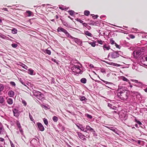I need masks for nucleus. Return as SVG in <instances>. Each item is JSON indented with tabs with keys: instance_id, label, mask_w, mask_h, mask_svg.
<instances>
[{
	"instance_id": "obj_1",
	"label": "nucleus",
	"mask_w": 147,
	"mask_h": 147,
	"mask_svg": "<svg viewBox=\"0 0 147 147\" xmlns=\"http://www.w3.org/2000/svg\"><path fill=\"white\" fill-rule=\"evenodd\" d=\"M117 95L119 98L123 100H126L128 96V92L125 89H121L119 87Z\"/></svg>"
},
{
	"instance_id": "obj_2",
	"label": "nucleus",
	"mask_w": 147,
	"mask_h": 147,
	"mask_svg": "<svg viewBox=\"0 0 147 147\" xmlns=\"http://www.w3.org/2000/svg\"><path fill=\"white\" fill-rule=\"evenodd\" d=\"M82 66L81 65L80 66L74 65L73 66L71 67V69L73 72L77 74H82L83 71L81 70L80 68Z\"/></svg>"
},
{
	"instance_id": "obj_3",
	"label": "nucleus",
	"mask_w": 147,
	"mask_h": 147,
	"mask_svg": "<svg viewBox=\"0 0 147 147\" xmlns=\"http://www.w3.org/2000/svg\"><path fill=\"white\" fill-rule=\"evenodd\" d=\"M57 31L58 32H63L65 34L66 36H68V37L71 38L72 39L75 38L71 36L70 34L65 29L62 28L61 27H58L57 29Z\"/></svg>"
},
{
	"instance_id": "obj_4",
	"label": "nucleus",
	"mask_w": 147,
	"mask_h": 147,
	"mask_svg": "<svg viewBox=\"0 0 147 147\" xmlns=\"http://www.w3.org/2000/svg\"><path fill=\"white\" fill-rule=\"evenodd\" d=\"M146 49L144 47L139 48L136 52V57H140L143 55V53L145 51Z\"/></svg>"
},
{
	"instance_id": "obj_5",
	"label": "nucleus",
	"mask_w": 147,
	"mask_h": 147,
	"mask_svg": "<svg viewBox=\"0 0 147 147\" xmlns=\"http://www.w3.org/2000/svg\"><path fill=\"white\" fill-rule=\"evenodd\" d=\"M33 93L34 96L39 99H42L43 98V94L38 91L34 90Z\"/></svg>"
},
{
	"instance_id": "obj_6",
	"label": "nucleus",
	"mask_w": 147,
	"mask_h": 147,
	"mask_svg": "<svg viewBox=\"0 0 147 147\" xmlns=\"http://www.w3.org/2000/svg\"><path fill=\"white\" fill-rule=\"evenodd\" d=\"M119 55L117 51H113L110 53L108 56H110L112 58L115 59L119 57Z\"/></svg>"
},
{
	"instance_id": "obj_7",
	"label": "nucleus",
	"mask_w": 147,
	"mask_h": 147,
	"mask_svg": "<svg viewBox=\"0 0 147 147\" xmlns=\"http://www.w3.org/2000/svg\"><path fill=\"white\" fill-rule=\"evenodd\" d=\"M12 111L14 116L16 117H18L19 116L20 114V111L16 108L13 109Z\"/></svg>"
},
{
	"instance_id": "obj_8",
	"label": "nucleus",
	"mask_w": 147,
	"mask_h": 147,
	"mask_svg": "<svg viewBox=\"0 0 147 147\" xmlns=\"http://www.w3.org/2000/svg\"><path fill=\"white\" fill-rule=\"evenodd\" d=\"M36 124L39 130L41 131H43L45 130L44 127L43 125L40 123H37Z\"/></svg>"
},
{
	"instance_id": "obj_9",
	"label": "nucleus",
	"mask_w": 147,
	"mask_h": 147,
	"mask_svg": "<svg viewBox=\"0 0 147 147\" xmlns=\"http://www.w3.org/2000/svg\"><path fill=\"white\" fill-rule=\"evenodd\" d=\"M7 102V103L9 105H11L13 104V99L10 98H8L7 97L6 98Z\"/></svg>"
},
{
	"instance_id": "obj_10",
	"label": "nucleus",
	"mask_w": 147,
	"mask_h": 147,
	"mask_svg": "<svg viewBox=\"0 0 147 147\" xmlns=\"http://www.w3.org/2000/svg\"><path fill=\"white\" fill-rule=\"evenodd\" d=\"M77 134L80 139L83 140H86V139L84 137L85 136L83 135L82 134L79 132H78Z\"/></svg>"
},
{
	"instance_id": "obj_11",
	"label": "nucleus",
	"mask_w": 147,
	"mask_h": 147,
	"mask_svg": "<svg viewBox=\"0 0 147 147\" xmlns=\"http://www.w3.org/2000/svg\"><path fill=\"white\" fill-rule=\"evenodd\" d=\"M15 94V92L12 90H9L8 92V95L10 97H13Z\"/></svg>"
},
{
	"instance_id": "obj_12",
	"label": "nucleus",
	"mask_w": 147,
	"mask_h": 147,
	"mask_svg": "<svg viewBox=\"0 0 147 147\" xmlns=\"http://www.w3.org/2000/svg\"><path fill=\"white\" fill-rule=\"evenodd\" d=\"M5 86L3 84H0V95L2 94V92L4 89Z\"/></svg>"
},
{
	"instance_id": "obj_13",
	"label": "nucleus",
	"mask_w": 147,
	"mask_h": 147,
	"mask_svg": "<svg viewBox=\"0 0 147 147\" xmlns=\"http://www.w3.org/2000/svg\"><path fill=\"white\" fill-rule=\"evenodd\" d=\"M86 129H87L86 130L89 131L91 132H92L93 131H94V129L88 125H86Z\"/></svg>"
},
{
	"instance_id": "obj_14",
	"label": "nucleus",
	"mask_w": 147,
	"mask_h": 147,
	"mask_svg": "<svg viewBox=\"0 0 147 147\" xmlns=\"http://www.w3.org/2000/svg\"><path fill=\"white\" fill-rule=\"evenodd\" d=\"M28 71V74L31 75H34L35 74V73H34V71L31 68L29 69Z\"/></svg>"
},
{
	"instance_id": "obj_15",
	"label": "nucleus",
	"mask_w": 147,
	"mask_h": 147,
	"mask_svg": "<svg viewBox=\"0 0 147 147\" xmlns=\"http://www.w3.org/2000/svg\"><path fill=\"white\" fill-rule=\"evenodd\" d=\"M5 102L4 98L2 96L0 95V103L3 104Z\"/></svg>"
},
{
	"instance_id": "obj_16",
	"label": "nucleus",
	"mask_w": 147,
	"mask_h": 147,
	"mask_svg": "<svg viewBox=\"0 0 147 147\" xmlns=\"http://www.w3.org/2000/svg\"><path fill=\"white\" fill-rule=\"evenodd\" d=\"M42 51L44 53L48 54L49 55H50L51 54V51L48 49L43 50Z\"/></svg>"
},
{
	"instance_id": "obj_17",
	"label": "nucleus",
	"mask_w": 147,
	"mask_h": 147,
	"mask_svg": "<svg viewBox=\"0 0 147 147\" xmlns=\"http://www.w3.org/2000/svg\"><path fill=\"white\" fill-rule=\"evenodd\" d=\"M79 99L80 100L82 101H86L87 100V99L86 98L85 96H81L79 97Z\"/></svg>"
},
{
	"instance_id": "obj_18",
	"label": "nucleus",
	"mask_w": 147,
	"mask_h": 147,
	"mask_svg": "<svg viewBox=\"0 0 147 147\" xmlns=\"http://www.w3.org/2000/svg\"><path fill=\"white\" fill-rule=\"evenodd\" d=\"M80 82L83 84H86L87 82V80L86 78H82L81 79Z\"/></svg>"
},
{
	"instance_id": "obj_19",
	"label": "nucleus",
	"mask_w": 147,
	"mask_h": 147,
	"mask_svg": "<svg viewBox=\"0 0 147 147\" xmlns=\"http://www.w3.org/2000/svg\"><path fill=\"white\" fill-rule=\"evenodd\" d=\"M84 33L85 35H86L88 36H90V37H92V34L89 31H85L84 32Z\"/></svg>"
},
{
	"instance_id": "obj_20",
	"label": "nucleus",
	"mask_w": 147,
	"mask_h": 147,
	"mask_svg": "<svg viewBox=\"0 0 147 147\" xmlns=\"http://www.w3.org/2000/svg\"><path fill=\"white\" fill-rule=\"evenodd\" d=\"M26 13L27 14V16H31L32 13L30 11H26Z\"/></svg>"
},
{
	"instance_id": "obj_21",
	"label": "nucleus",
	"mask_w": 147,
	"mask_h": 147,
	"mask_svg": "<svg viewBox=\"0 0 147 147\" xmlns=\"http://www.w3.org/2000/svg\"><path fill=\"white\" fill-rule=\"evenodd\" d=\"M52 119L53 121L55 122H57L58 120V117L56 116H53Z\"/></svg>"
},
{
	"instance_id": "obj_22",
	"label": "nucleus",
	"mask_w": 147,
	"mask_h": 147,
	"mask_svg": "<svg viewBox=\"0 0 147 147\" xmlns=\"http://www.w3.org/2000/svg\"><path fill=\"white\" fill-rule=\"evenodd\" d=\"M84 14L85 16H88L90 14V12L89 11L85 10L84 11Z\"/></svg>"
},
{
	"instance_id": "obj_23",
	"label": "nucleus",
	"mask_w": 147,
	"mask_h": 147,
	"mask_svg": "<svg viewBox=\"0 0 147 147\" xmlns=\"http://www.w3.org/2000/svg\"><path fill=\"white\" fill-rule=\"evenodd\" d=\"M12 33L13 34H16L17 32V29L16 28H13L11 30Z\"/></svg>"
},
{
	"instance_id": "obj_24",
	"label": "nucleus",
	"mask_w": 147,
	"mask_h": 147,
	"mask_svg": "<svg viewBox=\"0 0 147 147\" xmlns=\"http://www.w3.org/2000/svg\"><path fill=\"white\" fill-rule=\"evenodd\" d=\"M43 122L45 125H47L48 124V121L47 119H46L45 118H44L43 119Z\"/></svg>"
},
{
	"instance_id": "obj_25",
	"label": "nucleus",
	"mask_w": 147,
	"mask_h": 147,
	"mask_svg": "<svg viewBox=\"0 0 147 147\" xmlns=\"http://www.w3.org/2000/svg\"><path fill=\"white\" fill-rule=\"evenodd\" d=\"M97 42L100 45H102L103 44V43L104 42V41H102L100 40H97Z\"/></svg>"
},
{
	"instance_id": "obj_26",
	"label": "nucleus",
	"mask_w": 147,
	"mask_h": 147,
	"mask_svg": "<svg viewBox=\"0 0 147 147\" xmlns=\"http://www.w3.org/2000/svg\"><path fill=\"white\" fill-rule=\"evenodd\" d=\"M89 43L93 47H95L96 46V44L94 42H89Z\"/></svg>"
},
{
	"instance_id": "obj_27",
	"label": "nucleus",
	"mask_w": 147,
	"mask_h": 147,
	"mask_svg": "<svg viewBox=\"0 0 147 147\" xmlns=\"http://www.w3.org/2000/svg\"><path fill=\"white\" fill-rule=\"evenodd\" d=\"M135 121L136 123H137L139 125H141L142 124V123L139 121L138 120L136 119V118H135Z\"/></svg>"
},
{
	"instance_id": "obj_28",
	"label": "nucleus",
	"mask_w": 147,
	"mask_h": 147,
	"mask_svg": "<svg viewBox=\"0 0 147 147\" xmlns=\"http://www.w3.org/2000/svg\"><path fill=\"white\" fill-rule=\"evenodd\" d=\"M22 103L24 105V106H26L27 104L26 102L24 100H22Z\"/></svg>"
},
{
	"instance_id": "obj_29",
	"label": "nucleus",
	"mask_w": 147,
	"mask_h": 147,
	"mask_svg": "<svg viewBox=\"0 0 147 147\" xmlns=\"http://www.w3.org/2000/svg\"><path fill=\"white\" fill-rule=\"evenodd\" d=\"M122 80L124 81L128 82L129 81V80L125 77L123 76L122 78Z\"/></svg>"
},
{
	"instance_id": "obj_30",
	"label": "nucleus",
	"mask_w": 147,
	"mask_h": 147,
	"mask_svg": "<svg viewBox=\"0 0 147 147\" xmlns=\"http://www.w3.org/2000/svg\"><path fill=\"white\" fill-rule=\"evenodd\" d=\"M68 12L71 16L73 15L74 13V11L72 10L69 11Z\"/></svg>"
},
{
	"instance_id": "obj_31",
	"label": "nucleus",
	"mask_w": 147,
	"mask_h": 147,
	"mask_svg": "<svg viewBox=\"0 0 147 147\" xmlns=\"http://www.w3.org/2000/svg\"><path fill=\"white\" fill-rule=\"evenodd\" d=\"M11 45L14 48H16L18 46V45L17 44L14 43L12 44Z\"/></svg>"
},
{
	"instance_id": "obj_32",
	"label": "nucleus",
	"mask_w": 147,
	"mask_h": 147,
	"mask_svg": "<svg viewBox=\"0 0 147 147\" xmlns=\"http://www.w3.org/2000/svg\"><path fill=\"white\" fill-rule=\"evenodd\" d=\"M80 129H81V130L82 131L85 132H87V130H85V129L84 128V127H80Z\"/></svg>"
},
{
	"instance_id": "obj_33",
	"label": "nucleus",
	"mask_w": 147,
	"mask_h": 147,
	"mask_svg": "<svg viewBox=\"0 0 147 147\" xmlns=\"http://www.w3.org/2000/svg\"><path fill=\"white\" fill-rule=\"evenodd\" d=\"M108 107H109L111 109H114L113 107H114V106H112V105H111L109 103L108 105Z\"/></svg>"
},
{
	"instance_id": "obj_34",
	"label": "nucleus",
	"mask_w": 147,
	"mask_h": 147,
	"mask_svg": "<svg viewBox=\"0 0 147 147\" xmlns=\"http://www.w3.org/2000/svg\"><path fill=\"white\" fill-rule=\"evenodd\" d=\"M29 117L30 119L32 121H34V119L33 118L32 116L30 115V113H29Z\"/></svg>"
},
{
	"instance_id": "obj_35",
	"label": "nucleus",
	"mask_w": 147,
	"mask_h": 147,
	"mask_svg": "<svg viewBox=\"0 0 147 147\" xmlns=\"http://www.w3.org/2000/svg\"><path fill=\"white\" fill-rule=\"evenodd\" d=\"M10 83L13 86H16L15 83L14 82H11Z\"/></svg>"
},
{
	"instance_id": "obj_36",
	"label": "nucleus",
	"mask_w": 147,
	"mask_h": 147,
	"mask_svg": "<svg viewBox=\"0 0 147 147\" xmlns=\"http://www.w3.org/2000/svg\"><path fill=\"white\" fill-rule=\"evenodd\" d=\"M142 59L144 61H147V56H145L142 57Z\"/></svg>"
},
{
	"instance_id": "obj_37",
	"label": "nucleus",
	"mask_w": 147,
	"mask_h": 147,
	"mask_svg": "<svg viewBox=\"0 0 147 147\" xmlns=\"http://www.w3.org/2000/svg\"><path fill=\"white\" fill-rule=\"evenodd\" d=\"M92 18L95 19H96L98 17V15H94V14H93L92 15Z\"/></svg>"
},
{
	"instance_id": "obj_38",
	"label": "nucleus",
	"mask_w": 147,
	"mask_h": 147,
	"mask_svg": "<svg viewBox=\"0 0 147 147\" xmlns=\"http://www.w3.org/2000/svg\"><path fill=\"white\" fill-rule=\"evenodd\" d=\"M77 21L78 22H80V23H82V24L83 23V21L82 20H80V19H77Z\"/></svg>"
},
{
	"instance_id": "obj_39",
	"label": "nucleus",
	"mask_w": 147,
	"mask_h": 147,
	"mask_svg": "<svg viewBox=\"0 0 147 147\" xmlns=\"http://www.w3.org/2000/svg\"><path fill=\"white\" fill-rule=\"evenodd\" d=\"M131 88H132V90H136V88L135 87H133V86L131 85H130V86H129Z\"/></svg>"
},
{
	"instance_id": "obj_40",
	"label": "nucleus",
	"mask_w": 147,
	"mask_h": 147,
	"mask_svg": "<svg viewBox=\"0 0 147 147\" xmlns=\"http://www.w3.org/2000/svg\"><path fill=\"white\" fill-rule=\"evenodd\" d=\"M86 116L88 118H89L90 119H91L92 118V116L91 115L87 114Z\"/></svg>"
},
{
	"instance_id": "obj_41",
	"label": "nucleus",
	"mask_w": 147,
	"mask_h": 147,
	"mask_svg": "<svg viewBox=\"0 0 147 147\" xmlns=\"http://www.w3.org/2000/svg\"><path fill=\"white\" fill-rule=\"evenodd\" d=\"M129 37L131 38V39H133L134 38H135V36L133 35L130 34L129 35Z\"/></svg>"
},
{
	"instance_id": "obj_42",
	"label": "nucleus",
	"mask_w": 147,
	"mask_h": 147,
	"mask_svg": "<svg viewBox=\"0 0 147 147\" xmlns=\"http://www.w3.org/2000/svg\"><path fill=\"white\" fill-rule=\"evenodd\" d=\"M4 140H5L3 138H0V142H4Z\"/></svg>"
},
{
	"instance_id": "obj_43",
	"label": "nucleus",
	"mask_w": 147,
	"mask_h": 147,
	"mask_svg": "<svg viewBox=\"0 0 147 147\" xmlns=\"http://www.w3.org/2000/svg\"><path fill=\"white\" fill-rule=\"evenodd\" d=\"M103 48H105L107 50H109L110 49V48L109 47H107V46H104L103 47Z\"/></svg>"
},
{
	"instance_id": "obj_44",
	"label": "nucleus",
	"mask_w": 147,
	"mask_h": 147,
	"mask_svg": "<svg viewBox=\"0 0 147 147\" xmlns=\"http://www.w3.org/2000/svg\"><path fill=\"white\" fill-rule=\"evenodd\" d=\"M110 42V43L112 45L114 44V43L115 44V41L113 40H111Z\"/></svg>"
},
{
	"instance_id": "obj_45",
	"label": "nucleus",
	"mask_w": 147,
	"mask_h": 147,
	"mask_svg": "<svg viewBox=\"0 0 147 147\" xmlns=\"http://www.w3.org/2000/svg\"><path fill=\"white\" fill-rule=\"evenodd\" d=\"M84 26H85L86 27H87L88 26V25L86 23H83L82 24Z\"/></svg>"
},
{
	"instance_id": "obj_46",
	"label": "nucleus",
	"mask_w": 147,
	"mask_h": 147,
	"mask_svg": "<svg viewBox=\"0 0 147 147\" xmlns=\"http://www.w3.org/2000/svg\"><path fill=\"white\" fill-rule=\"evenodd\" d=\"M101 80L106 84H108L109 83V82L106 81H105L103 80Z\"/></svg>"
},
{
	"instance_id": "obj_47",
	"label": "nucleus",
	"mask_w": 147,
	"mask_h": 147,
	"mask_svg": "<svg viewBox=\"0 0 147 147\" xmlns=\"http://www.w3.org/2000/svg\"><path fill=\"white\" fill-rule=\"evenodd\" d=\"M131 81H132V82H135L136 83H140L138 82V80H131Z\"/></svg>"
},
{
	"instance_id": "obj_48",
	"label": "nucleus",
	"mask_w": 147,
	"mask_h": 147,
	"mask_svg": "<svg viewBox=\"0 0 147 147\" xmlns=\"http://www.w3.org/2000/svg\"><path fill=\"white\" fill-rule=\"evenodd\" d=\"M115 46H116V47L117 48H118L119 49V45H118L116 43H115Z\"/></svg>"
},
{
	"instance_id": "obj_49",
	"label": "nucleus",
	"mask_w": 147,
	"mask_h": 147,
	"mask_svg": "<svg viewBox=\"0 0 147 147\" xmlns=\"http://www.w3.org/2000/svg\"><path fill=\"white\" fill-rule=\"evenodd\" d=\"M18 126L19 129L21 128V125L20 123L19 124H18Z\"/></svg>"
},
{
	"instance_id": "obj_50",
	"label": "nucleus",
	"mask_w": 147,
	"mask_h": 147,
	"mask_svg": "<svg viewBox=\"0 0 147 147\" xmlns=\"http://www.w3.org/2000/svg\"><path fill=\"white\" fill-rule=\"evenodd\" d=\"M10 144L11 147H14V146L12 143L10 142Z\"/></svg>"
},
{
	"instance_id": "obj_51",
	"label": "nucleus",
	"mask_w": 147,
	"mask_h": 147,
	"mask_svg": "<svg viewBox=\"0 0 147 147\" xmlns=\"http://www.w3.org/2000/svg\"><path fill=\"white\" fill-rule=\"evenodd\" d=\"M86 28H87L88 30H89L91 28V27L90 26L88 25Z\"/></svg>"
},
{
	"instance_id": "obj_52",
	"label": "nucleus",
	"mask_w": 147,
	"mask_h": 147,
	"mask_svg": "<svg viewBox=\"0 0 147 147\" xmlns=\"http://www.w3.org/2000/svg\"><path fill=\"white\" fill-rule=\"evenodd\" d=\"M59 8L60 9H61L62 10H64V9L62 7H59Z\"/></svg>"
},
{
	"instance_id": "obj_53",
	"label": "nucleus",
	"mask_w": 147,
	"mask_h": 147,
	"mask_svg": "<svg viewBox=\"0 0 147 147\" xmlns=\"http://www.w3.org/2000/svg\"><path fill=\"white\" fill-rule=\"evenodd\" d=\"M56 19H58L59 18L58 16L57 15H56L55 16Z\"/></svg>"
},
{
	"instance_id": "obj_54",
	"label": "nucleus",
	"mask_w": 147,
	"mask_h": 147,
	"mask_svg": "<svg viewBox=\"0 0 147 147\" xmlns=\"http://www.w3.org/2000/svg\"><path fill=\"white\" fill-rule=\"evenodd\" d=\"M144 90L146 92H147V87L146 89H144Z\"/></svg>"
},
{
	"instance_id": "obj_55",
	"label": "nucleus",
	"mask_w": 147,
	"mask_h": 147,
	"mask_svg": "<svg viewBox=\"0 0 147 147\" xmlns=\"http://www.w3.org/2000/svg\"><path fill=\"white\" fill-rule=\"evenodd\" d=\"M52 61H53L54 62H55V63L57 62V61L55 59H54V60L53 59Z\"/></svg>"
},
{
	"instance_id": "obj_56",
	"label": "nucleus",
	"mask_w": 147,
	"mask_h": 147,
	"mask_svg": "<svg viewBox=\"0 0 147 147\" xmlns=\"http://www.w3.org/2000/svg\"><path fill=\"white\" fill-rule=\"evenodd\" d=\"M135 126L137 127H138V125L137 124H136Z\"/></svg>"
},
{
	"instance_id": "obj_57",
	"label": "nucleus",
	"mask_w": 147,
	"mask_h": 147,
	"mask_svg": "<svg viewBox=\"0 0 147 147\" xmlns=\"http://www.w3.org/2000/svg\"><path fill=\"white\" fill-rule=\"evenodd\" d=\"M51 20L53 22H54L55 21V20L54 19Z\"/></svg>"
},
{
	"instance_id": "obj_58",
	"label": "nucleus",
	"mask_w": 147,
	"mask_h": 147,
	"mask_svg": "<svg viewBox=\"0 0 147 147\" xmlns=\"http://www.w3.org/2000/svg\"><path fill=\"white\" fill-rule=\"evenodd\" d=\"M4 10L5 11H7V8H5Z\"/></svg>"
},
{
	"instance_id": "obj_59",
	"label": "nucleus",
	"mask_w": 147,
	"mask_h": 147,
	"mask_svg": "<svg viewBox=\"0 0 147 147\" xmlns=\"http://www.w3.org/2000/svg\"><path fill=\"white\" fill-rule=\"evenodd\" d=\"M77 126L78 127V128H79V129H80V127H79V126H78V125H77Z\"/></svg>"
},
{
	"instance_id": "obj_60",
	"label": "nucleus",
	"mask_w": 147,
	"mask_h": 147,
	"mask_svg": "<svg viewBox=\"0 0 147 147\" xmlns=\"http://www.w3.org/2000/svg\"><path fill=\"white\" fill-rule=\"evenodd\" d=\"M130 85H131V83L129 82V81L128 82Z\"/></svg>"
},
{
	"instance_id": "obj_61",
	"label": "nucleus",
	"mask_w": 147,
	"mask_h": 147,
	"mask_svg": "<svg viewBox=\"0 0 147 147\" xmlns=\"http://www.w3.org/2000/svg\"><path fill=\"white\" fill-rule=\"evenodd\" d=\"M60 20L61 21H62V19L60 18Z\"/></svg>"
},
{
	"instance_id": "obj_62",
	"label": "nucleus",
	"mask_w": 147,
	"mask_h": 147,
	"mask_svg": "<svg viewBox=\"0 0 147 147\" xmlns=\"http://www.w3.org/2000/svg\"><path fill=\"white\" fill-rule=\"evenodd\" d=\"M2 22V20H0V23L1 22Z\"/></svg>"
},
{
	"instance_id": "obj_63",
	"label": "nucleus",
	"mask_w": 147,
	"mask_h": 147,
	"mask_svg": "<svg viewBox=\"0 0 147 147\" xmlns=\"http://www.w3.org/2000/svg\"><path fill=\"white\" fill-rule=\"evenodd\" d=\"M133 85L134 86H136L135 84H133Z\"/></svg>"
},
{
	"instance_id": "obj_64",
	"label": "nucleus",
	"mask_w": 147,
	"mask_h": 147,
	"mask_svg": "<svg viewBox=\"0 0 147 147\" xmlns=\"http://www.w3.org/2000/svg\"><path fill=\"white\" fill-rule=\"evenodd\" d=\"M0 147H3L2 146H0Z\"/></svg>"
}]
</instances>
